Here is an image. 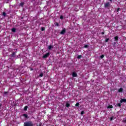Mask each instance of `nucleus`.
I'll return each instance as SVG.
<instances>
[{
  "label": "nucleus",
  "instance_id": "f257e3e1",
  "mask_svg": "<svg viewBox=\"0 0 126 126\" xmlns=\"http://www.w3.org/2000/svg\"><path fill=\"white\" fill-rule=\"evenodd\" d=\"M24 126H34V124L32 121H28L24 123Z\"/></svg>",
  "mask_w": 126,
  "mask_h": 126
},
{
  "label": "nucleus",
  "instance_id": "f03ea898",
  "mask_svg": "<svg viewBox=\"0 0 126 126\" xmlns=\"http://www.w3.org/2000/svg\"><path fill=\"white\" fill-rule=\"evenodd\" d=\"M66 32V29L65 28H63L62 31L61 32L60 34L61 35H63L65 34V32Z\"/></svg>",
  "mask_w": 126,
  "mask_h": 126
},
{
  "label": "nucleus",
  "instance_id": "7ed1b4c3",
  "mask_svg": "<svg viewBox=\"0 0 126 126\" xmlns=\"http://www.w3.org/2000/svg\"><path fill=\"white\" fill-rule=\"evenodd\" d=\"M16 56V52H13L12 54H10L11 58H15Z\"/></svg>",
  "mask_w": 126,
  "mask_h": 126
},
{
  "label": "nucleus",
  "instance_id": "20e7f679",
  "mask_svg": "<svg viewBox=\"0 0 126 126\" xmlns=\"http://www.w3.org/2000/svg\"><path fill=\"white\" fill-rule=\"evenodd\" d=\"M49 56H50V53H47L46 54H45L43 56V58L44 59H46V58H48V57H49Z\"/></svg>",
  "mask_w": 126,
  "mask_h": 126
},
{
  "label": "nucleus",
  "instance_id": "39448f33",
  "mask_svg": "<svg viewBox=\"0 0 126 126\" xmlns=\"http://www.w3.org/2000/svg\"><path fill=\"white\" fill-rule=\"evenodd\" d=\"M110 5H111V3H110V2H108L105 4L104 7H109V6H110Z\"/></svg>",
  "mask_w": 126,
  "mask_h": 126
},
{
  "label": "nucleus",
  "instance_id": "423d86ee",
  "mask_svg": "<svg viewBox=\"0 0 126 126\" xmlns=\"http://www.w3.org/2000/svg\"><path fill=\"white\" fill-rule=\"evenodd\" d=\"M72 75L73 77H77V73H76V72H73Z\"/></svg>",
  "mask_w": 126,
  "mask_h": 126
},
{
  "label": "nucleus",
  "instance_id": "0eeeda50",
  "mask_svg": "<svg viewBox=\"0 0 126 126\" xmlns=\"http://www.w3.org/2000/svg\"><path fill=\"white\" fill-rule=\"evenodd\" d=\"M126 99H123V98H122L121 99V100H120V103H126Z\"/></svg>",
  "mask_w": 126,
  "mask_h": 126
},
{
  "label": "nucleus",
  "instance_id": "6e6552de",
  "mask_svg": "<svg viewBox=\"0 0 126 126\" xmlns=\"http://www.w3.org/2000/svg\"><path fill=\"white\" fill-rule=\"evenodd\" d=\"M123 90H124V89H123V88H121L120 89H119L118 90V92L122 93L123 92Z\"/></svg>",
  "mask_w": 126,
  "mask_h": 126
},
{
  "label": "nucleus",
  "instance_id": "1a4fd4ad",
  "mask_svg": "<svg viewBox=\"0 0 126 126\" xmlns=\"http://www.w3.org/2000/svg\"><path fill=\"white\" fill-rule=\"evenodd\" d=\"M23 117H25L26 119L28 118V115L26 114H23Z\"/></svg>",
  "mask_w": 126,
  "mask_h": 126
},
{
  "label": "nucleus",
  "instance_id": "9d476101",
  "mask_svg": "<svg viewBox=\"0 0 126 126\" xmlns=\"http://www.w3.org/2000/svg\"><path fill=\"white\" fill-rule=\"evenodd\" d=\"M66 107L67 108H69V107H70V104L68 103H66V105H65Z\"/></svg>",
  "mask_w": 126,
  "mask_h": 126
},
{
  "label": "nucleus",
  "instance_id": "9b49d317",
  "mask_svg": "<svg viewBox=\"0 0 126 126\" xmlns=\"http://www.w3.org/2000/svg\"><path fill=\"white\" fill-rule=\"evenodd\" d=\"M108 109H113V105H109L107 107Z\"/></svg>",
  "mask_w": 126,
  "mask_h": 126
},
{
  "label": "nucleus",
  "instance_id": "f8f14e48",
  "mask_svg": "<svg viewBox=\"0 0 126 126\" xmlns=\"http://www.w3.org/2000/svg\"><path fill=\"white\" fill-rule=\"evenodd\" d=\"M11 31H12V32H13L14 33V32H16V29L15 28H12V29H11Z\"/></svg>",
  "mask_w": 126,
  "mask_h": 126
},
{
  "label": "nucleus",
  "instance_id": "ddd939ff",
  "mask_svg": "<svg viewBox=\"0 0 126 126\" xmlns=\"http://www.w3.org/2000/svg\"><path fill=\"white\" fill-rule=\"evenodd\" d=\"M39 77H43V76H44V74L43 73H41L39 75Z\"/></svg>",
  "mask_w": 126,
  "mask_h": 126
},
{
  "label": "nucleus",
  "instance_id": "4468645a",
  "mask_svg": "<svg viewBox=\"0 0 126 126\" xmlns=\"http://www.w3.org/2000/svg\"><path fill=\"white\" fill-rule=\"evenodd\" d=\"M115 39V41H118V40H119V36H115L114 37Z\"/></svg>",
  "mask_w": 126,
  "mask_h": 126
},
{
  "label": "nucleus",
  "instance_id": "2eb2a0df",
  "mask_svg": "<svg viewBox=\"0 0 126 126\" xmlns=\"http://www.w3.org/2000/svg\"><path fill=\"white\" fill-rule=\"evenodd\" d=\"M48 49H49V50H51L52 49H53V45L49 46Z\"/></svg>",
  "mask_w": 126,
  "mask_h": 126
},
{
  "label": "nucleus",
  "instance_id": "dca6fc26",
  "mask_svg": "<svg viewBox=\"0 0 126 126\" xmlns=\"http://www.w3.org/2000/svg\"><path fill=\"white\" fill-rule=\"evenodd\" d=\"M27 109H28V106H25L24 110V111H26L27 110Z\"/></svg>",
  "mask_w": 126,
  "mask_h": 126
},
{
  "label": "nucleus",
  "instance_id": "f3484780",
  "mask_svg": "<svg viewBox=\"0 0 126 126\" xmlns=\"http://www.w3.org/2000/svg\"><path fill=\"white\" fill-rule=\"evenodd\" d=\"M117 106H118V107H119L120 108H121V107H122V104H121V103H117Z\"/></svg>",
  "mask_w": 126,
  "mask_h": 126
},
{
  "label": "nucleus",
  "instance_id": "a211bd4d",
  "mask_svg": "<svg viewBox=\"0 0 126 126\" xmlns=\"http://www.w3.org/2000/svg\"><path fill=\"white\" fill-rule=\"evenodd\" d=\"M113 47H116V46H117V42H114L113 43Z\"/></svg>",
  "mask_w": 126,
  "mask_h": 126
},
{
  "label": "nucleus",
  "instance_id": "6ab92c4d",
  "mask_svg": "<svg viewBox=\"0 0 126 126\" xmlns=\"http://www.w3.org/2000/svg\"><path fill=\"white\" fill-rule=\"evenodd\" d=\"M20 5L21 6H23V5H24V2H21L20 4Z\"/></svg>",
  "mask_w": 126,
  "mask_h": 126
},
{
  "label": "nucleus",
  "instance_id": "aec40b11",
  "mask_svg": "<svg viewBox=\"0 0 126 126\" xmlns=\"http://www.w3.org/2000/svg\"><path fill=\"white\" fill-rule=\"evenodd\" d=\"M55 26L59 27V26H60V24H59V23L56 22V23H55Z\"/></svg>",
  "mask_w": 126,
  "mask_h": 126
},
{
  "label": "nucleus",
  "instance_id": "412c9836",
  "mask_svg": "<svg viewBox=\"0 0 126 126\" xmlns=\"http://www.w3.org/2000/svg\"><path fill=\"white\" fill-rule=\"evenodd\" d=\"M81 58H82V56H81V55H79L77 56V59H81Z\"/></svg>",
  "mask_w": 126,
  "mask_h": 126
},
{
  "label": "nucleus",
  "instance_id": "4be33fe9",
  "mask_svg": "<svg viewBox=\"0 0 126 126\" xmlns=\"http://www.w3.org/2000/svg\"><path fill=\"white\" fill-rule=\"evenodd\" d=\"M2 15L3 16H5L6 15V13L5 12H3Z\"/></svg>",
  "mask_w": 126,
  "mask_h": 126
},
{
  "label": "nucleus",
  "instance_id": "5701e85b",
  "mask_svg": "<svg viewBox=\"0 0 126 126\" xmlns=\"http://www.w3.org/2000/svg\"><path fill=\"white\" fill-rule=\"evenodd\" d=\"M41 31H45V27L41 28Z\"/></svg>",
  "mask_w": 126,
  "mask_h": 126
},
{
  "label": "nucleus",
  "instance_id": "b1692460",
  "mask_svg": "<svg viewBox=\"0 0 126 126\" xmlns=\"http://www.w3.org/2000/svg\"><path fill=\"white\" fill-rule=\"evenodd\" d=\"M109 40H110V38H106V39H105V42H109Z\"/></svg>",
  "mask_w": 126,
  "mask_h": 126
},
{
  "label": "nucleus",
  "instance_id": "393cba45",
  "mask_svg": "<svg viewBox=\"0 0 126 126\" xmlns=\"http://www.w3.org/2000/svg\"><path fill=\"white\" fill-rule=\"evenodd\" d=\"M76 107H78L79 106V103L77 102L76 104H75Z\"/></svg>",
  "mask_w": 126,
  "mask_h": 126
},
{
  "label": "nucleus",
  "instance_id": "a878e982",
  "mask_svg": "<svg viewBox=\"0 0 126 126\" xmlns=\"http://www.w3.org/2000/svg\"><path fill=\"white\" fill-rule=\"evenodd\" d=\"M6 94H8V92H4V94L6 95Z\"/></svg>",
  "mask_w": 126,
  "mask_h": 126
},
{
  "label": "nucleus",
  "instance_id": "bb28decb",
  "mask_svg": "<svg viewBox=\"0 0 126 126\" xmlns=\"http://www.w3.org/2000/svg\"><path fill=\"white\" fill-rule=\"evenodd\" d=\"M84 48H88V46L87 45H85L84 46Z\"/></svg>",
  "mask_w": 126,
  "mask_h": 126
},
{
  "label": "nucleus",
  "instance_id": "cd10ccee",
  "mask_svg": "<svg viewBox=\"0 0 126 126\" xmlns=\"http://www.w3.org/2000/svg\"><path fill=\"white\" fill-rule=\"evenodd\" d=\"M104 57H105V55H102L101 56H100V58L103 59Z\"/></svg>",
  "mask_w": 126,
  "mask_h": 126
},
{
  "label": "nucleus",
  "instance_id": "c85d7f7f",
  "mask_svg": "<svg viewBox=\"0 0 126 126\" xmlns=\"http://www.w3.org/2000/svg\"><path fill=\"white\" fill-rule=\"evenodd\" d=\"M60 19H63V15H61V16H60Z\"/></svg>",
  "mask_w": 126,
  "mask_h": 126
},
{
  "label": "nucleus",
  "instance_id": "c756f323",
  "mask_svg": "<svg viewBox=\"0 0 126 126\" xmlns=\"http://www.w3.org/2000/svg\"><path fill=\"white\" fill-rule=\"evenodd\" d=\"M84 114V111H82L81 112V115H83Z\"/></svg>",
  "mask_w": 126,
  "mask_h": 126
},
{
  "label": "nucleus",
  "instance_id": "7c9ffc66",
  "mask_svg": "<svg viewBox=\"0 0 126 126\" xmlns=\"http://www.w3.org/2000/svg\"><path fill=\"white\" fill-rule=\"evenodd\" d=\"M119 11H120V8H118L117 9V12H119Z\"/></svg>",
  "mask_w": 126,
  "mask_h": 126
},
{
  "label": "nucleus",
  "instance_id": "2f4dec72",
  "mask_svg": "<svg viewBox=\"0 0 126 126\" xmlns=\"http://www.w3.org/2000/svg\"><path fill=\"white\" fill-rule=\"evenodd\" d=\"M113 120H114V117H111L110 121H113Z\"/></svg>",
  "mask_w": 126,
  "mask_h": 126
},
{
  "label": "nucleus",
  "instance_id": "473e14b6",
  "mask_svg": "<svg viewBox=\"0 0 126 126\" xmlns=\"http://www.w3.org/2000/svg\"><path fill=\"white\" fill-rule=\"evenodd\" d=\"M101 34H102V35H104L105 34V32H102Z\"/></svg>",
  "mask_w": 126,
  "mask_h": 126
},
{
  "label": "nucleus",
  "instance_id": "72a5a7b5",
  "mask_svg": "<svg viewBox=\"0 0 126 126\" xmlns=\"http://www.w3.org/2000/svg\"><path fill=\"white\" fill-rule=\"evenodd\" d=\"M38 126H42V123H40Z\"/></svg>",
  "mask_w": 126,
  "mask_h": 126
},
{
  "label": "nucleus",
  "instance_id": "f704fd0d",
  "mask_svg": "<svg viewBox=\"0 0 126 126\" xmlns=\"http://www.w3.org/2000/svg\"><path fill=\"white\" fill-rule=\"evenodd\" d=\"M0 107H1V104H0Z\"/></svg>",
  "mask_w": 126,
  "mask_h": 126
},
{
  "label": "nucleus",
  "instance_id": "c9c22d12",
  "mask_svg": "<svg viewBox=\"0 0 126 126\" xmlns=\"http://www.w3.org/2000/svg\"><path fill=\"white\" fill-rule=\"evenodd\" d=\"M113 0H110V1H112Z\"/></svg>",
  "mask_w": 126,
  "mask_h": 126
},
{
  "label": "nucleus",
  "instance_id": "e433bc0d",
  "mask_svg": "<svg viewBox=\"0 0 126 126\" xmlns=\"http://www.w3.org/2000/svg\"><path fill=\"white\" fill-rule=\"evenodd\" d=\"M31 70H33V69H32H32H31Z\"/></svg>",
  "mask_w": 126,
  "mask_h": 126
},
{
  "label": "nucleus",
  "instance_id": "4c0bfd02",
  "mask_svg": "<svg viewBox=\"0 0 126 126\" xmlns=\"http://www.w3.org/2000/svg\"><path fill=\"white\" fill-rule=\"evenodd\" d=\"M124 123H126V121H125Z\"/></svg>",
  "mask_w": 126,
  "mask_h": 126
}]
</instances>
